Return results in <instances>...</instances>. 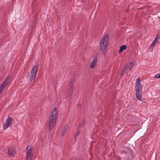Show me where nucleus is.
I'll return each instance as SVG.
<instances>
[{
  "mask_svg": "<svg viewBox=\"0 0 160 160\" xmlns=\"http://www.w3.org/2000/svg\"><path fill=\"white\" fill-rule=\"evenodd\" d=\"M79 131L78 130V131H77V134H76V135H77V134H79Z\"/></svg>",
  "mask_w": 160,
  "mask_h": 160,
  "instance_id": "nucleus-20",
  "label": "nucleus"
},
{
  "mask_svg": "<svg viewBox=\"0 0 160 160\" xmlns=\"http://www.w3.org/2000/svg\"><path fill=\"white\" fill-rule=\"evenodd\" d=\"M109 37V35L108 34H106L100 42V49L104 54H105L107 52V47L108 46Z\"/></svg>",
  "mask_w": 160,
  "mask_h": 160,
  "instance_id": "nucleus-1",
  "label": "nucleus"
},
{
  "mask_svg": "<svg viewBox=\"0 0 160 160\" xmlns=\"http://www.w3.org/2000/svg\"><path fill=\"white\" fill-rule=\"evenodd\" d=\"M122 152H124V153H125V151H122Z\"/></svg>",
  "mask_w": 160,
  "mask_h": 160,
  "instance_id": "nucleus-22",
  "label": "nucleus"
},
{
  "mask_svg": "<svg viewBox=\"0 0 160 160\" xmlns=\"http://www.w3.org/2000/svg\"><path fill=\"white\" fill-rule=\"evenodd\" d=\"M155 78H160V73L157 74L155 75Z\"/></svg>",
  "mask_w": 160,
  "mask_h": 160,
  "instance_id": "nucleus-16",
  "label": "nucleus"
},
{
  "mask_svg": "<svg viewBox=\"0 0 160 160\" xmlns=\"http://www.w3.org/2000/svg\"><path fill=\"white\" fill-rule=\"evenodd\" d=\"M12 123V118H11L8 117L7 118L6 123L4 125L3 128L4 129H7L9 126Z\"/></svg>",
  "mask_w": 160,
  "mask_h": 160,
  "instance_id": "nucleus-9",
  "label": "nucleus"
},
{
  "mask_svg": "<svg viewBox=\"0 0 160 160\" xmlns=\"http://www.w3.org/2000/svg\"><path fill=\"white\" fill-rule=\"evenodd\" d=\"M81 127V126L80 125H79V127L80 128Z\"/></svg>",
  "mask_w": 160,
  "mask_h": 160,
  "instance_id": "nucleus-23",
  "label": "nucleus"
},
{
  "mask_svg": "<svg viewBox=\"0 0 160 160\" xmlns=\"http://www.w3.org/2000/svg\"><path fill=\"white\" fill-rule=\"evenodd\" d=\"M74 82L73 80H72L70 81L69 84V86L71 88L70 89H72V88L74 84Z\"/></svg>",
  "mask_w": 160,
  "mask_h": 160,
  "instance_id": "nucleus-15",
  "label": "nucleus"
},
{
  "mask_svg": "<svg viewBox=\"0 0 160 160\" xmlns=\"http://www.w3.org/2000/svg\"><path fill=\"white\" fill-rule=\"evenodd\" d=\"M33 148L31 146H28L26 148V159L28 160V159L32 158Z\"/></svg>",
  "mask_w": 160,
  "mask_h": 160,
  "instance_id": "nucleus-5",
  "label": "nucleus"
},
{
  "mask_svg": "<svg viewBox=\"0 0 160 160\" xmlns=\"http://www.w3.org/2000/svg\"><path fill=\"white\" fill-rule=\"evenodd\" d=\"M58 110L56 108H54L52 110L49 118V121L56 122L57 119L58 117Z\"/></svg>",
  "mask_w": 160,
  "mask_h": 160,
  "instance_id": "nucleus-4",
  "label": "nucleus"
},
{
  "mask_svg": "<svg viewBox=\"0 0 160 160\" xmlns=\"http://www.w3.org/2000/svg\"><path fill=\"white\" fill-rule=\"evenodd\" d=\"M56 122H54L49 121L48 128L51 131L53 129L55 126Z\"/></svg>",
  "mask_w": 160,
  "mask_h": 160,
  "instance_id": "nucleus-11",
  "label": "nucleus"
},
{
  "mask_svg": "<svg viewBox=\"0 0 160 160\" xmlns=\"http://www.w3.org/2000/svg\"><path fill=\"white\" fill-rule=\"evenodd\" d=\"M67 126H65L64 127L62 128V130L61 134L62 136H64L65 134L66 133L67 129Z\"/></svg>",
  "mask_w": 160,
  "mask_h": 160,
  "instance_id": "nucleus-14",
  "label": "nucleus"
},
{
  "mask_svg": "<svg viewBox=\"0 0 160 160\" xmlns=\"http://www.w3.org/2000/svg\"><path fill=\"white\" fill-rule=\"evenodd\" d=\"M156 38H157V37L155 39V40L153 41V42H154L155 43H156V42H158V41L156 40Z\"/></svg>",
  "mask_w": 160,
  "mask_h": 160,
  "instance_id": "nucleus-18",
  "label": "nucleus"
},
{
  "mask_svg": "<svg viewBox=\"0 0 160 160\" xmlns=\"http://www.w3.org/2000/svg\"><path fill=\"white\" fill-rule=\"evenodd\" d=\"M72 93V91L71 89H70V90L68 91V92L67 93V98L68 99H71V95Z\"/></svg>",
  "mask_w": 160,
  "mask_h": 160,
  "instance_id": "nucleus-13",
  "label": "nucleus"
},
{
  "mask_svg": "<svg viewBox=\"0 0 160 160\" xmlns=\"http://www.w3.org/2000/svg\"><path fill=\"white\" fill-rule=\"evenodd\" d=\"M8 78L6 80L2 83V84L0 86V94L2 92L4 88L7 85L9 82L8 80Z\"/></svg>",
  "mask_w": 160,
  "mask_h": 160,
  "instance_id": "nucleus-10",
  "label": "nucleus"
},
{
  "mask_svg": "<svg viewBox=\"0 0 160 160\" xmlns=\"http://www.w3.org/2000/svg\"><path fill=\"white\" fill-rule=\"evenodd\" d=\"M127 46L125 45H122L120 48V49L118 51L119 53H122L124 50H125L127 49Z\"/></svg>",
  "mask_w": 160,
  "mask_h": 160,
  "instance_id": "nucleus-12",
  "label": "nucleus"
},
{
  "mask_svg": "<svg viewBox=\"0 0 160 160\" xmlns=\"http://www.w3.org/2000/svg\"><path fill=\"white\" fill-rule=\"evenodd\" d=\"M133 66V63L132 62H131L128 63L126 66L125 68H122L121 73V74H123L124 72L125 71V69L130 70L132 68Z\"/></svg>",
  "mask_w": 160,
  "mask_h": 160,
  "instance_id": "nucleus-8",
  "label": "nucleus"
},
{
  "mask_svg": "<svg viewBox=\"0 0 160 160\" xmlns=\"http://www.w3.org/2000/svg\"><path fill=\"white\" fill-rule=\"evenodd\" d=\"M153 47H154L153 46H152V45L151 44L150 47V49H152Z\"/></svg>",
  "mask_w": 160,
  "mask_h": 160,
  "instance_id": "nucleus-19",
  "label": "nucleus"
},
{
  "mask_svg": "<svg viewBox=\"0 0 160 160\" xmlns=\"http://www.w3.org/2000/svg\"><path fill=\"white\" fill-rule=\"evenodd\" d=\"M16 153V150L14 147H9L8 149V155L9 157H12Z\"/></svg>",
  "mask_w": 160,
  "mask_h": 160,
  "instance_id": "nucleus-7",
  "label": "nucleus"
},
{
  "mask_svg": "<svg viewBox=\"0 0 160 160\" xmlns=\"http://www.w3.org/2000/svg\"><path fill=\"white\" fill-rule=\"evenodd\" d=\"M38 70V66L37 65L34 66L32 68L31 74L29 76V80L30 82L35 81Z\"/></svg>",
  "mask_w": 160,
  "mask_h": 160,
  "instance_id": "nucleus-3",
  "label": "nucleus"
},
{
  "mask_svg": "<svg viewBox=\"0 0 160 160\" xmlns=\"http://www.w3.org/2000/svg\"><path fill=\"white\" fill-rule=\"evenodd\" d=\"M28 160H32V158L28 159Z\"/></svg>",
  "mask_w": 160,
  "mask_h": 160,
  "instance_id": "nucleus-21",
  "label": "nucleus"
},
{
  "mask_svg": "<svg viewBox=\"0 0 160 160\" xmlns=\"http://www.w3.org/2000/svg\"><path fill=\"white\" fill-rule=\"evenodd\" d=\"M135 88L136 92V97L139 101H142V88L140 79L138 78L136 80Z\"/></svg>",
  "mask_w": 160,
  "mask_h": 160,
  "instance_id": "nucleus-2",
  "label": "nucleus"
},
{
  "mask_svg": "<svg viewBox=\"0 0 160 160\" xmlns=\"http://www.w3.org/2000/svg\"><path fill=\"white\" fill-rule=\"evenodd\" d=\"M98 56L99 54L96 53L94 56L90 65V67L91 68H94L96 66L98 61L97 58L98 57Z\"/></svg>",
  "mask_w": 160,
  "mask_h": 160,
  "instance_id": "nucleus-6",
  "label": "nucleus"
},
{
  "mask_svg": "<svg viewBox=\"0 0 160 160\" xmlns=\"http://www.w3.org/2000/svg\"><path fill=\"white\" fill-rule=\"evenodd\" d=\"M156 43H155L153 41L151 44L152 45V46H153V47H154L155 46Z\"/></svg>",
  "mask_w": 160,
  "mask_h": 160,
  "instance_id": "nucleus-17",
  "label": "nucleus"
}]
</instances>
